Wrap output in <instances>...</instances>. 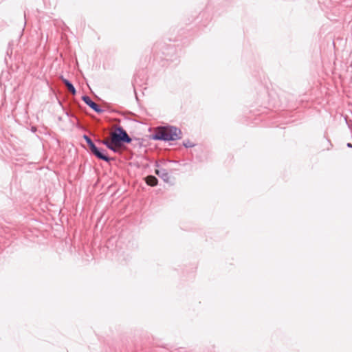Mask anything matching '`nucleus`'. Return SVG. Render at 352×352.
Segmentation results:
<instances>
[{
    "instance_id": "nucleus-1",
    "label": "nucleus",
    "mask_w": 352,
    "mask_h": 352,
    "mask_svg": "<svg viewBox=\"0 0 352 352\" xmlns=\"http://www.w3.org/2000/svg\"><path fill=\"white\" fill-rule=\"evenodd\" d=\"M131 139L126 132L121 127H115L110 136L104 140V143L113 152H121L124 143H129Z\"/></svg>"
},
{
    "instance_id": "nucleus-2",
    "label": "nucleus",
    "mask_w": 352,
    "mask_h": 352,
    "mask_svg": "<svg viewBox=\"0 0 352 352\" xmlns=\"http://www.w3.org/2000/svg\"><path fill=\"white\" fill-rule=\"evenodd\" d=\"M181 131L174 126H159L154 129L152 134L153 140L165 141L176 140L180 138Z\"/></svg>"
},
{
    "instance_id": "nucleus-3",
    "label": "nucleus",
    "mask_w": 352,
    "mask_h": 352,
    "mask_svg": "<svg viewBox=\"0 0 352 352\" xmlns=\"http://www.w3.org/2000/svg\"><path fill=\"white\" fill-rule=\"evenodd\" d=\"M82 100L95 111L98 113L102 112V110L99 108L98 105L94 102H93L89 96H83Z\"/></svg>"
},
{
    "instance_id": "nucleus-4",
    "label": "nucleus",
    "mask_w": 352,
    "mask_h": 352,
    "mask_svg": "<svg viewBox=\"0 0 352 352\" xmlns=\"http://www.w3.org/2000/svg\"><path fill=\"white\" fill-rule=\"evenodd\" d=\"M147 185L151 186H155L157 185L158 179L153 175H148L144 179Z\"/></svg>"
},
{
    "instance_id": "nucleus-5",
    "label": "nucleus",
    "mask_w": 352,
    "mask_h": 352,
    "mask_svg": "<svg viewBox=\"0 0 352 352\" xmlns=\"http://www.w3.org/2000/svg\"><path fill=\"white\" fill-rule=\"evenodd\" d=\"M99 160H104V162L111 164L113 162H116V157H111V155H96Z\"/></svg>"
},
{
    "instance_id": "nucleus-6",
    "label": "nucleus",
    "mask_w": 352,
    "mask_h": 352,
    "mask_svg": "<svg viewBox=\"0 0 352 352\" xmlns=\"http://www.w3.org/2000/svg\"><path fill=\"white\" fill-rule=\"evenodd\" d=\"M157 175H158L164 182H167L169 179V175L168 173H165L164 170H157Z\"/></svg>"
},
{
    "instance_id": "nucleus-7",
    "label": "nucleus",
    "mask_w": 352,
    "mask_h": 352,
    "mask_svg": "<svg viewBox=\"0 0 352 352\" xmlns=\"http://www.w3.org/2000/svg\"><path fill=\"white\" fill-rule=\"evenodd\" d=\"M63 82L67 87L68 90L73 94H76V89L66 79H63Z\"/></svg>"
},
{
    "instance_id": "nucleus-8",
    "label": "nucleus",
    "mask_w": 352,
    "mask_h": 352,
    "mask_svg": "<svg viewBox=\"0 0 352 352\" xmlns=\"http://www.w3.org/2000/svg\"><path fill=\"white\" fill-rule=\"evenodd\" d=\"M90 148L91 151L94 153V154H102L96 148V146L94 145V143L91 144Z\"/></svg>"
},
{
    "instance_id": "nucleus-9",
    "label": "nucleus",
    "mask_w": 352,
    "mask_h": 352,
    "mask_svg": "<svg viewBox=\"0 0 352 352\" xmlns=\"http://www.w3.org/2000/svg\"><path fill=\"white\" fill-rule=\"evenodd\" d=\"M184 145L186 147H192L195 145V142H193L190 140H186V142H184Z\"/></svg>"
},
{
    "instance_id": "nucleus-10",
    "label": "nucleus",
    "mask_w": 352,
    "mask_h": 352,
    "mask_svg": "<svg viewBox=\"0 0 352 352\" xmlns=\"http://www.w3.org/2000/svg\"><path fill=\"white\" fill-rule=\"evenodd\" d=\"M170 163H174L175 165H177V166H182V165H183V166L186 165V163L181 164L180 162H177V161H170Z\"/></svg>"
},
{
    "instance_id": "nucleus-11",
    "label": "nucleus",
    "mask_w": 352,
    "mask_h": 352,
    "mask_svg": "<svg viewBox=\"0 0 352 352\" xmlns=\"http://www.w3.org/2000/svg\"><path fill=\"white\" fill-rule=\"evenodd\" d=\"M84 138L86 140L87 142L88 143L89 146H90L91 144L93 143L92 141L91 140V139L86 135H85Z\"/></svg>"
},
{
    "instance_id": "nucleus-12",
    "label": "nucleus",
    "mask_w": 352,
    "mask_h": 352,
    "mask_svg": "<svg viewBox=\"0 0 352 352\" xmlns=\"http://www.w3.org/2000/svg\"><path fill=\"white\" fill-rule=\"evenodd\" d=\"M349 146H351V144L350 143L348 144Z\"/></svg>"
}]
</instances>
